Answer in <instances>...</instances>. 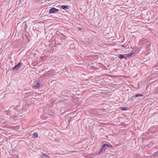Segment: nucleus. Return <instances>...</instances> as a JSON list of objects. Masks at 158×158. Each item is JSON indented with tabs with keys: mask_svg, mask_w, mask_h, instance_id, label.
Masks as SVG:
<instances>
[{
	"mask_svg": "<svg viewBox=\"0 0 158 158\" xmlns=\"http://www.w3.org/2000/svg\"><path fill=\"white\" fill-rule=\"evenodd\" d=\"M107 147H108L109 148H112V146L109 143H104L103 145V146L102 147L101 149L100 150L99 153H101Z\"/></svg>",
	"mask_w": 158,
	"mask_h": 158,
	"instance_id": "obj_1",
	"label": "nucleus"
},
{
	"mask_svg": "<svg viewBox=\"0 0 158 158\" xmlns=\"http://www.w3.org/2000/svg\"><path fill=\"white\" fill-rule=\"evenodd\" d=\"M41 86V84L40 81L38 80H36L34 82L32 87L33 88L39 89Z\"/></svg>",
	"mask_w": 158,
	"mask_h": 158,
	"instance_id": "obj_2",
	"label": "nucleus"
},
{
	"mask_svg": "<svg viewBox=\"0 0 158 158\" xmlns=\"http://www.w3.org/2000/svg\"><path fill=\"white\" fill-rule=\"evenodd\" d=\"M21 63L19 62L17 65H15L12 69V71H17L19 69V68L21 67Z\"/></svg>",
	"mask_w": 158,
	"mask_h": 158,
	"instance_id": "obj_3",
	"label": "nucleus"
},
{
	"mask_svg": "<svg viewBox=\"0 0 158 158\" xmlns=\"http://www.w3.org/2000/svg\"><path fill=\"white\" fill-rule=\"evenodd\" d=\"M50 154H46L42 152H41L40 156L41 157H46L48 158H50V156H49V155Z\"/></svg>",
	"mask_w": 158,
	"mask_h": 158,
	"instance_id": "obj_4",
	"label": "nucleus"
},
{
	"mask_svg": "<svg viewBox=\"0 0 158 158\" xmlns=\"http://www.w3.org/2000/svg\"><path fill=\"white\" fill-rule=\"evenodd\" d=\"M59 10L56 9L55 7H52V8L50 9L49 12L50 13H54L58 11Z\"/></svg>",
	"mask_w": 158,
	"mask_h": 158,
	"instance_id": "obj_5",
	"label": "nucleus"
},
{
	"mask_svg": "<svg viewBox=\"0 0 158 158\" xmlns=\"http://www.w3.org/2000/svg\"><path fill=\"white\" fill-rule=\"evenodd\" d=\"M106 76L107 77H104L103 78H108V79H110V78H116L115 76H111L109 75H106Z\"/></svg>",
	"mask_w": 158,
	"mask_h": 158,
	"instance_id": "obj_6",
	"label": "nucleus"
},
{
	"mask_svg": "<svg viewBox=\"0 0 158 158\" xmlns=\"http://www.w3.org/2000/svg\"><path fill=\"white\" fill-rule=\"evenodd\" d=\"M118 57L120 59H121L122 58H125L126 60H127L126 57L123 56V55L122 54H119L118 56Z\"/></svg>",
	"mask_w": 158,
	"mask_h": 158,
	"instance_id": "obj_7",
	"label": "nucleus"
},
{
	"mask_svg": "<svg viewBox=\"0 0 158 158\" xmlns=\"http://www.w3.org/2000/svg\"><path fill=\"white\" fill-rule=\"evenodd\" d=\"M135 52L134 51H132L130 53L127 54V56H126L127 57H130V56H131L133 55V54H134L135 53Z\"/></svg>",
	"mask_w": 158,
	"mask_h": 158,
	"instance_id": "obj_8",
	"label": "nucleus"
},
{
	"mask_svg": "<svg viewBox=\"0 0 158 158\" xmlns=\"http://www.w3.org/2000/svg\"><path fill=\"white\" fill-rule=\"evenodd\" d=\"M120 110H126L127 108L126 107H120Z\"/></svg>",
	"mask_w": 158,
	"mask_h": 158,
	"instance_id": "obj_9",
	"label": "nucleus"
},
{
	"mask_svg": "<svg viewBox=\"0 0 158 158\" xmlns=\"http://www.w3.org/2000/svg\"><path fill=\"white\" fill-rule=\"evenodd\" d=\"M143 95L142 94H136L135 96H133L132 97V98H137L138 97H140V96H143Z\"/></svg>",
	"mask_w": 158,
	"mask_h": 158,
	"instance_id": "obj_10",
	"label": "nucleus"
},
{
	"mask_svg": "<svg viewBox=\"0 0 158 158\" xmlns=\"http://www.w3.org/2000/svg\"><path fill=\"white\" fill-rule=\"evenodd\" d=\"M33 136L34 138H37L38 136V134L37 133H34L33 134Z\"/></svg>",
	"mask_w": 158,
	"mask_h": 158,
	"instance_id": "obj_11",
	"label": "nucleus"
},
{
	"mask_svg": "<svg viewBox=\"0 0 158 158\" xmlns=\"http://www.w3.org/2000/svg\"><path fill=\"white\" fill-rule=\"evenodd\" d=\"M61 8L64 9H65V8L68 9V6H65V5H62V6Z\"/></svg>",
	"mask_w": 158,
	"mask_h": 158,
	"instance_id": "obj_12",
	"label": "nucleus"
},
{
	"mask_svg": "<svg viewBox=\"0 0 158 158\" xmlns=\"http://www.w3.org/2000/svg\"><path fill=\"white\" fill-rule=\"evenodd\" d=\"M157 155H158V151L155 152L154 153V156H156Z\"/></svg>",
	"mask_w": 158,
	"mask_h": 158,
	"instance_id": "obj_13",
	"label": "nucleus"
},
{
	"mask_svg": "<svg viewBox=\"0 0 158 158\" xmlns=\"http://www.w3.org/2000/svg\"><path fill=\"white\" fill-rule=\"evenodd\" d=\"M43 57H42V56H41V57H40V59H43Z\"/></svg>",
	"mask_w": 158,
	"mask_h": 158,
	"instance_id": "obj_14",
	"label": "nucleus"
}]
</instances>
